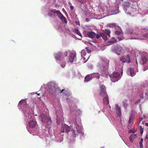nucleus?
<instances>
[{
	"instance_id": "f257e3e1",
	"label": "nucleus",
	"mask_w": 148,
	"mask_h": 148,
	"mask_svg": "<svg viewBox=\"0 0 148 148\" xmlns=\"http://www.w3.org/2000/svg\"><path fill=\"white\" fill-rule=\"evenodd\" d=\"M109 60L105 58H101L97 65V67L99 71L104 72L107 74L109 64Z\"/></svg>"
},
{
	"instance_id": "f03ea898",
	"label": "nucleus",
	"mask_w": 148,
	"mask_h": 148,
	"mask_svg": "<svg viewBox=\"0 0 148 148\" xmlns=\"http://www.w3.org/2000/svg\"><path fill=\"white\" fill-rule=\"evenodd\" d=\"M39 119L43 123V125L47 124L50 125L51 123V121L50 118L48 117L43 114H41L39 116Z\"/></svg>"
},
{
	"instance_id": "7ed1b4c3",
	"label": "nucleus",
	"mask_w": 148,
	"mask_h": 148,
	"mask_svg": "<svg viewBox=\"0 0 148 148\" xmlns=\"http://www.w3.org/2000/svg\"><path fill=\"white\" fill-rule=\"evenodd\" d=\"M48 88L49 91L51 92L52 95H53L56 92V88L55 84L53 82H51L48 83Z\"/></svg>"
},
{
	"instance_id": "20e7f679",
	"label": "nucleus",
	"mask_w": 148,
	"mask_h": 148,
	"mask_svg": "<svg viewBox=\"0 0 148 148\" xmlns=\"http://www.w3.org/2000/svg\"><path fill=\"white\" fill-rule=\"evenodd\" d=\"M110 76L111 80L114 82L117 81L120 78L119 73L116 72H114L112 74L110 75Z\"/></svg>"
},
{
	"instance_id": "39448f33",
	"label": "nucleus",
	"mask_w": 148,
	"mask_h": 148,
	"mask_svg": "<svg viewBox=\"0 0 148 148\" xmlns=\"http://www.w3.org/2000/svg\"><path fill=\"white\" fill-rule=\"evenodd\" d=\"M84 36L88 37L91 38H95L96 34L92 31H84L83 32Z\"/></svg>"
},
{
	"instance_id": "423d86ee",
	"label": "nucleus",
	"mask_w": 148,
	"mask_h": 148,
	"mask_svg": "<svg viewBox=\"0 0 148 148\" xmlns=\"http://www.w3.org/2000/svg\"><path fill=\"white\" fill-rule=\"evenodd\" d=\"M74 125L75 126L76 130H72V132L74 133L75 136L81 131V127L77 123L75 122Z\"/></svg>"
},
{
	"instance_id": "0eeeda50",
	"label": "nucleus",
	"mask_w": 148,
	"mask_h": 148,
	"mask_svg": "<svg viewBox=\"0 0 148 148\" xmlns=\"http://www.w3.org/2000/svg\"><path fill=\"white\" fill-rule=\"evenodd\" d=\"M71 130L70 127L65 124L62 125L61 128V131L62 132L68 133Z\"/></svg>"
},
{
	"instance_id": "6e6552de",
	"label": "nucleus",
	"mask_w": 148,
	"mask_h": 148,
	"mask_svg": "<svg viewBox=\"0 0 148 148\" xmlns=\"http://www.w3.org/2000/svg\"><path fill=\"white\" fill-rule=\"evenodd\" d=\"M120 60L123 63L126 62L127 63H130V57L128 55L120 58Z\"/></svg>"
},
{
	"instance_id": "1a4fd4ad",
	"label": "nucleus",
	"mask_w": 148,
	"mask_h": 148,
	"mask_svg": "<svg viewBox=\"0 0 148 148\" xmlns=\"http://www.w3.org/2000/svg\"><path fill=\"white\" fill-rule=\"evenodd\" d=\"M57 15L58 18L60 19L62 22H64L65 23H67V21L66 18L62 15L60 11H59Z\"/></svg>"
},
{
	"instance_id": "9d476101",
	"label": "nucleus",
	"mask_w": 148,
	"mask_h": 148,
	"mask_svg": "<svg viewBox=\"0 0 148 148\" xmlns=\"http://www.w3.org/2000/svg\"><path fill=\"white\" fill-rule=\"evenodd\" d=\"M148 60V56L146 54H143L142 56V58L140 61L141 64H144L146 63Z\"/></svg>"
},
{
	"instance_id": "9b49d317",
	"label": "nucleus",
	"mask_w": 148,
	"mask_h": 148,
	"mask_svg": "<svg viewBox=\"0 0 148 148\" xmlns=\"http://www.w3.org/2000/svg\"><path fill=\"white\" fill-rule=\"evenodd\" d=\"M101 91L100 93V95L102 97H105L108 96L106 92V88L103 85L100 86Z\"/></svg>"
},
{
	"instance_id": "f8f14e48",
	"label": "nucleus",
	"mask_w": 148,
	"mask_h": 148,
	"mask_svg": "<svg viewBox=\"0 0 148 148\" xmlns=\"http://www.w3.org/2000/svg\"><path fill=\"white\" fill-rule=\"evenodd\" d=\"M76 56V54L75 53H70L69 54V61L71 62H73Z\"/></svg>"
},
{
	"instance_id": "ddd939ff",
	"label": "nucleus",
	"mask_w": 148,
	"mask_h": 148,
	"mask_svg": "<svg viewBox=\"0 0 148 148\" xmlns=\"http://www.w3.org/2000/svg\"><path fill=\"white\" fill-rule=\"evenodd\" d=\"M37 122L35 120H32L30 121L28 123L29 126L31 128H34L36 125Z\"/></svg>"
},
{
	"instance_id": "4468645a",
	"label": "nucleus",
	"mask_w": 148,
	"mask_h": 148,
	"mask_svg": "<svg viewBox=\"0 0 148 148\" xmlns=\"http://www.w3.org/2000/svg\"><path fill=\"white\" fill-rule=\"evenodd\" d=\"M56 59L58 60H60L61 58H62V53L61 52H59L56 53L54 55Z\"/></svg>"
},
{
	"instance_id": "2eb2a0df",
	"label": "nucleus",
	"mask_w": 148,
	"mask_h": 148,
	"mask_svg": "<svg viewBox=\"0 0 148 148\" xmlns=\"http://www.w3.org/2000/svg\"><path fill=\"white\" fill-rule=\"evenodd\" d=\"M114 50L115 52L118 55L120 54V53L122 51L121 48L120 47H115V48L114 49Z\"/></svg>"
},
{
	"instance_id": "dca6fc26",
	"label": "nucleus",
	"mask_w": 148,
	"mask_h": 148,
	"mask_svg": "<svg viewBox=\"0 0 148 148\" xmlns=\"http://www.w3.org/2000/svg\"><path fill=\"white\" fill-rule=\"evenodd\" d=\"M128 72L130 73V75L132 77L134 76L136 74V73L134 71V69L132 68H128Z\"/></svg>"
},
{
	"instance_id": "f3484780",
	"label": "nucleus",
	"mask_w": 148,
	"mask_h": 148,
	"mask_svg": "<svg viewBox=\"0 0 148 148\" xmlns=\"http://www.w3.org/2000/svg\"><path fill=\"white\" fill-rule=\"evenodd\" d=\"M103 101L105 105H109V101L108 96L104 97L103 99Z\"/></svg>"
},
{
	"instance_id": "a211bd4d",
	"label": "nucleus",
	"mask_w": 148,
	"mask_h": 148,
	"mask_svg": "<svg viewBox=\"0 0 148 148\" xmlns=\"http://www.w3.org/2000/svg\"><path fill=\"white\" fill-rule=\"evenodd\" d=\"M92 75L91 74L87 75L85 77L84 82H88L91 80L92 78Z\"/></svg>"
},
{
	"instance_id": "6ab92c4d",
	"label": "nucleus",
	"mask_w": 148,
	"mask_h": 148,
	"mask_svg": "<svg viewBox=\"0 0 148 148\" xmlns=\"http://www.w3.org/2000/svg\"><path fill=\"white\" fill-rule=\"evenodd\" d=\"M137 137V136L136 134H132L129 137L130 140V141L132 142H133L134 139Z\"/></svg>"
},
{
	"instance_id": "aec40b11",
	"label": "nucleus",
	"mask_w": 148,
	"mask_h": 148,
	"mask_svg": "<svg viewBox=\"0 0 148 148\" xmlns=\"http://www.w3.org/2000/svg\"><path fill=\"white\" fill-rule=\"evenodd\" d=\"M81 56L82 57H84L85 59L86 58H88L89 57H86V53L85 52V50L83 49L82 51H81Z\"/></svg>"
},
{
	"instance_id": "412c9836",
	"label": "nucleus",
	"mask_w": 148,
	"mask_h": 148,
	"mask_svg": "<svg viewBox=\"0 0 148 148\" xmlns=\"http://www.w3.org/2000/svg\"><path fill=\"white\" fill-rule=\"evenodd\" d=\"M103 32L104 34L107 35L108 38H110V30L108 29H106L104 30V31H103Z\"/></svg>"
},
{
	"instance_id": "4be33fe9",
	"label": "nucleus",
	"mask_w": 148,
	"mask_h": 148,
	"mask_svg": "<svg viewBox=\"0 0 148 148\" xmlns=\"http://www.w3.org/2000/svg\"><path fill=\"white\" fill-rule=\"evenodd\" d=\"M145 95H147V96H144L143 94H141L140 95V97L141 99H148V92H146Z\"/></svg>"
},
{
	"instance_id": "5701e85b",
	"label": "nucleus",
	"mask_w": 148,
	"mask_h": 148,
	"mask_svg": "<svg viewBox=\"0 0 148 148\" xmlns=\"http://www.w3.org/2000/svg\"><path fill=\"white\" fill-rule=\"evenodd\" d=\"M127 101V100L126 99H124L123 101V106L125 108H126L128 105Z\"/></svg>"
},
{
	"instance_id": "b1692460",
	"label": "nucleus",
	"mask_w": 148,
	"mask_h": 148,
	"mask_svg": "<svg viewBox=\"0 0 148 148\" xmlns=\"http://www.w3.org/2000/svg\"><path fill=\"white\" fill-rule=\"evenodd\" d=\"M91 74L92 75L93 77H96L97 79H99L100 78V75L98 73H94Z\"/></svg>"
},
{
	"instance_id": "393cba45",
	"label": "nucleus",
	"mask_w": 148,
	"mask_h": 148,
	"mask_svg": "<svg viewBox=\"0 0 148 148\" xmlns=\"http://www.w3.org/2000/svg\"><path fill=\"white\" fill-rule=\"evenodd\" d=\"M101 36L102 38L104 39L105 40H106L108 38H108V36L104 34V33L101 34Z\"/></svg>"
},
{
	"instance_id": "a878e982",
	"label": "nucleus",
	"mask_w": 148,
	"mask_h": 148,
	"mask_svg": "<svg viewBox=\"0 0 148 148\" xmlns=\"http://www.w3.org/2000/svg\"><path fill=\"white\" fill-rule=\"evenodd\" d=\"M134 117L133 115H131L130 116L129 121V124H132L134 123Z\"/></svg>"
},
{
	"instance_id": "bb28decb",
	"label": "nucleus",
	"mask_w": 148,
	"mask_h": 148,
	"mask_svg": "<svg viewBox=\"0 0 148 148\" xmlns=\"http://www.w3.org/2000/svg\"><path fill=\"white\" fill-rule=\"evenodd\" d=\"M117 40L116 39L114 38H112L111 39L109 40L108 41L109 43H116L117 42Z\"/></svg>"
},
{
	"instance_id": "cd10ccee",
	"label": "nucleus",
	"mask_w": 148,
	"mask_h": 148,
	"mask_svg": "<svg viewBox=\"0 0 148 148\" xmlns=\"http://www.w3.org/2000/svg\"><path fill=\"white\" fill-rule=\"evenodd\" d=\"M116 38L118 39L119 41H120L121 40H122L124 39L123 34V35H119V36H118L117 37H116Z\"/></svg>"
},
{
	"instance_id": "c85d7f7f",
	"label": "nucleus",
	"mask_w": 148,
	"mask_h": 148,
	"mask_svg": "<svg viewBox=\"0 0 148 148\" xmlns=\"http://www.w3.org/2000/svg\"><path fill=\"white\" fill-rule=\"evenodd\" d=\"M59 11V10H56L55 9H52L50 11V12L54 14H57Z\"/></svg>"
},
{
	"instance_id": "c756f323",
	"label": "nucleus",
	"mask_w": 148,
	"mask_h": 148,
	"mask_svg": "<svg viewBox=\"0 0 148 148\" xmlns=\"http://www.w3.org/2000/svg\"><path fill=\"white\" fill-rule=\"evenodd\" d=\"M115 34L116 35H123V33L122 31H116L115 32Z\"/></svg>"
},
{
	"instance_id": "7c9ffc66",
	"label": "nucleus",
	"mask_w": 148,
	"mask_h": 148,
	"mask_svg": "<svg viewBox=\"0 0 148 148\" xmlns=\"http://www.w3.org/2000/svg\"><path fill=\"white\" fill-rule=\"evenodd\" d=\"M75 33L76 34H77L78 35L80 36L81 37L82 36V35L79 32V31L78 29H75Z\"/></svg>"
},
{
	"instance_id": "2f4dec72",
	"label": "nucleus",
	"mask_w": 148,
	"mask_h": 148,
	"mask_svg": "<svg viewBox=\"0 0 148 148\" xmlns=\"http://www.w3.org/2000/svg\"><path fill=\"white\" fill-rule=\"evenodd\" d=\"M68 55V52L67 51H65L63 54H62V58H63L65 57H66Z\"/></svg>"
},
{
	"instance_id": "473e14b6",
	"label": "nucleus",
	"mask_w": 148,
	"mask_h": 148,
	"mask_svg": "<svg viewBox=\"0 0 148 148\" xmlns=\"http://www.w3.org/2000/svg\"><path fill=\"white\" fill-rule=\"evenodd\" d=\"M139 130L140 131V133L142 134L143 132V129L142 128V127L141 126H139Z\"/></svg>"
},
{
	"instance_id": "72a5a7b5",
	"label": "nucleus",
	"mask_w": 148,
	"mask_h": 148,
	"mask_svg": "<svg viewBox=\"0 0 148 148\" xmlns=\"http://www.w3.org/2000/svg\"><path fill=\"white\" fill-rule=\"evenodd\" d=\"M127 33L128 34H132L133 31V30L132 29H127Z\"/></svg>"
},
{
	"instance_id": "f704fd0d",
	"label": "nucleus",
	"mask_w": 148,
	"mask_h": 148,
	"mask_svg": "<svg viewBox=\"0 0 148 148\" xmlns=\"http://www.w3.org/2000/svg\"><path fill=\"white\" fill-rule=\"evenodd\" d=\"M85 49H86V51H87V53H91V50L90 49H89L88 47H86L85 48Z\"/></svg>"
},
{
	"instance_id": "c9c22d12",
	"label": "nucleus",
	"mask_w": 148,
	"mask_h": 148,
	"mask_svg": "<svg viewBox=\"0 0 148 148\" xmlns=\"http://www.w3.org/2000/svg\"><path fill=\"white\" fill-rule=\"evenodd\" d=\"M116 114H118L119 116H120L121 114V110H119H119H116Z\"/></svg>"
},
{
	"instance_id": "e433bc0d",
	"label": "nucleus",
	"mask_w": 148,
	"mask_h": 148,
	"mask_svg": "<svg viewBox=\"0 0 148 148\" xmlns=\"http://www.w3.org/2000/svg\"><path fill=\"white\" fill-rule=\"evenodd\" d=\"M143 36L145 38H148V33H146L143 35Z\"/></svg>"
},
{
	"instance_id": "4c0bfd02",
	"label": "nucleus",
	"mask_w": 148,
	"mask_h": 148,
	"mask_svg": "<svg viewBox=\"0 0 148 148\" xmlns=\"http://www.w3.org/2000/svg\"><path fill=\"white\" fill-rule=\"evenodd\" d=\"M79 2L81 3H85V1L84 0H78Z\"/></svg>"
},
{
	"instance_id": "58836bf2",
	"label": "nucleus",
	"mask_w": 148,
	"mask_h": 148,
	"mask_svg": "<svg viewBox=\"0 0 148 148\" xmlns=\"http://www.w3.org/2000/svg\"><path fill=\"white\" fill-rule=\"evenodd\" d=\"M140 99H139L138 100H137L135 102V103L136 104H138L140 102Z\"/></svg>"
},
{
	"instance_id": "ea45409f",
	"label": "nucleus",
	"mask_w": 148,
	"mask_h": 148,
	"mask_svg": "<svg viewBox=\"0 0 148 148\" xmlns=\"http://www.w3.org/2000/svg\"><path fill=\"white\" fill-rule=\"evenodd\" d=\"M140 147V148H143V143H139Z\"/></svg>"
},
{
	"instance_id": "a19ab883",
	"label": "nucleus",
	"mask_w": 148,
	"mask_h": 148,
	"mask_svg": "<svg viewBox=\"0 0 148 148\" xmlns=\"http://www.w3.org/2000/svg\"><path fill=\"white\" fill-rule=\"evenodd\" d=\"M100 36L98 34H96V36H95V37L97 38V39H98L100 37Z\"/></svg>"
},
{
	"instance_id": "79ce46f5",
	"label": "nucleus",
	"mask_w": 148,
	"mask_h": 148,
	"mask_svg": "<svg viewBox=\"0 0 148 148\" xmlns=\"http://www.w3.org/2000/svg\"><path fill=\"white\" fill-rule=\"evenodd\" d=\"M148 69V64L147 67H144L143 69L144 71H146L147 69Z\"/></svg>"
},
{
	"instance_id": "37998d69",
	"label": "nucleus",
	"mask_w": 148,
	"mask_h": 148,
	"mask_svg": "<svg viewBox=\"0 0 148 148\" xmlns=\"http://www.w3.org/2000/svg\"><path fill=\"white\" fill-rule=\"evenodd\" d=\"M121 110L120 107L117 106V107L116 108V110H119H119Z\"/></svg>"
},
{
	"instance_id": "c03bdc74",
	"label": "nucleus",
	"mask_w": 148,
	"mask_h": 148,
	"mask_svg": "<svg viewBox=\"0 0 148 148\" xmlns=\"http://www.w3.org/2000/svg\"><path fill=\"white\" fill-rule=\"evenodd\" d=\"M70 8L71 10H73V9L74 8V7L73 6H71L70 7Z\"/></svg>"
},
{
	"instance_id": "a18cd8bd",
	"label": "nucleus",
	"mask_w": 148,
	"mask_h": 148,
	"mask_svg": "<svg viewBox=\"0 0 148 148\" xmlns=\"http://www.w3.org/2000/svg\"><path fill=\"white\" fill-rule=\"evenodd\" d=\"M85 19L86 21L87 22H88L90 21V20L88 18H86Z\"/></svg>"
},
{
	"instance_id": "49530a36",
	"label": "nucleus",
	"mask_w": 148,
	"mask_h": 148,
	"mask_svg": "<svg viewBox=\"0 0 148 148\" xmlns=\"http://www.w3.org/2000/svg\"><path fill=\"white\" fill-rule=\"evenodd\" d=\"M143 120V118L141 117H140L139 119V122H140Z\"/></svg>"
},
{
	"instance_id": "de8ad7c7",
	"label": "nucleus",
	"mask_w": 148,
	"mask_h": 148,
	"mask_svg": "<svg viewBox=\"0 0 148 148\" xmlns=\"http://www.w3.org/2000/svg\"><path fill=\"white\" fill-rule=\"evenodd\" d=\"M23 101V100H21V101H20L19 103V104H21L22 102V101Z\"/></svg>"
},
{
	"instance_id": "09e8293b",
	"label": "nucleus",
	"mask_w": 148,
	"mask_h": 148,
	"mask_svg": "<svg viewBox=\"0 0 148 148\" xmlns=\"http://www.w3.org/2000/svg\"><path fill=\"white\" fill-rule=\"evenodd\" d=\"M143 139L142 138L141 139L140 141V143H143Z\"/></svg>"
},
{
	"instance_id": "8fccbe9b",
	"label": "nucleus",
	"mask_w": 148,
	"mask_h": 148,
	"mask_svg": "<svg viewBox=\"0 0 148 148\" xmlns=\"http://www.w3.org/2000/svg\"><path fill=\"white\" fill-rule=\"evenodd\" d=\"M49 12V13H48V15L50 16H51V13Z\"/></svg>"
},
{
	"instance_id": "3c124183",
	"label": "nucleus",
	"mask_w": 148,
	"mask_h": 148,
	"mask_svg": "<svg viewBox=\"0 0 148 148\" xmlns=\"http://www.w3.org/2000/svg\"><path fill=\"white\" fill-rule=\"evenodd\" d=\"M145 125L146 126H147L148 127V123H145Z\"/></svg>"
},
{
	"instance_id": "603ef678",
	"label": "nucleus",
	"mask_w": 148,
	"mask_h": 148,
	"mask_svg": "<svg viewBox=\"0 0 148 148\" xmlns=\"http://www.w3.org/2000/svg\"><path fill=\"white\" fill-rule=\"evenodd\" d=\"M147 138H148V135H147L145 137V139H147Z\"/></svg>"
},
{
	"instance_id": "864d4df0",
	"label": "nucleus",
	"mask_w": 148,
	"mask_h": 148,
	"mask_svg": "<svg viewBox=\"0 0 148 148\" xmlns=\"http://www.w3.org/2000/svg\"><path fill=\"white\" fill-rule=\"evenodd\" d=\"M65 65L64 64H63V65H61V66L62 67H63V68H64V67Z\"/></svg>"
},
{
	"instance_id": "5fc2aeb1",
	"label": "nucleus",
	"mask_w": 148,
	"mask_h": 148,
	"mask_svg": "<svg viewBox=\"0 0 148 148\" xmlns=\"http://www.w3.org/2000/svg\"><path fill=\"white\" fill-rule=\"evenodd\" d=\"M64 90V89H62V90L60 91V92L61 93V92H63V91Z\"/></svg>"
},
{
	"instance_id": "6e6d98bb",
	"label": "nucleus",
	"mask_w": 148,
	"mask_h": 148,
	"mask_svg": "<svg viewBox=\"0 0 148 148\" xmlns=\"http://www.w3.org/2000/svg\"><path fill=\"white\" fill-rule=\"evenodd\" d=\"M36 94H37V95L38 96H39L40 95V93H36Z\"/></svg>"
},
{
	"instance_id": "4d7b16f0",
	"label": "nucleus",
	"mask_w": 148,
	"mask_h": 148,
	"mask_svg": "<svg viewBox=\"0 0 148 148\" xmlns=\"http://www.w3.org/2000/svg\"><path fill=\"white\" fill-rule=\"evenodd\" d=\"M63 10H64V11L66 12V13H67L66 11L65 10H64V8H63Z\"/></svg>"
},
{
	"instance_id": "13d9d810",
	"label": "nucleus",
	"mask_w": 148,
	"mask_h": 148,
	"mask_svg": "<svg viewBox=\"0 0 148 148\" xmlns=\"http://www.w3.org/2000/svg\"><path fill=\"white\" fill-rule=\"evenodd\" d=\"M144 96H147V95H146L145 94V95Z\"/></svg>"
}]
</instances>
